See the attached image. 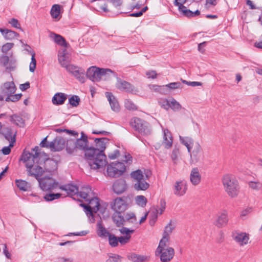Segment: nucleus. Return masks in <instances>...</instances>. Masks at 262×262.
<instances>
[{"mask_svg":"<svg viewBox=\"0 0 262 262\" xmlns=\"http://www.w3.org/2000/svg\"><path fill=\"white\" fill-rule=\"evenodd\" d=\"M174 227L171 226V221H170L169 224L165 227L162 238L160 240V241L162 242H170V234L172 233Z\"/></svg>","mask_w":262,"mask_h":262,"instance_id":"a878e982","label":"nucleus"},{"mask_svg":"<svg viewBox=\"0 0 262 262\" xmlns=\"http://www.w3.org/2000/svg\"><path fill=\"white\" fill-rule=\"evenodd\" d=\"M124 217L126 221H129L131 220V222L133 223L136 221V217L135 214L134 213H126V214L124 212L123 213Z\"/></svg>","mask_w":262,"mask_h":262,"instance_id":"603ef678","label":"nucleus"},{"mask_svg":"<svg viewBox=\"0 0 262 262\" xmlns=\"http://www.w3.org/2000/svg\"><path fill=\"white\" fill-rule=\"evenodd\" d=\"M107 176L112 178H116L122 176L126 171V166L122 162L116 161L111 162L110 164L106 163ZM101 168H102L101 167Z\"/></svg>","mask_w":262,"mask_h":262,"instance_id":"0eeeda50","label":"nucleus"},{"mask_svg":"<svg viewBox=\"0 0 262 262\" xmlns=\"http://www.w3.org/2000/svg\"><path fill=\"white\" fill-rule=\"evenodd\" d=\"M173 4L175 6L178 7L179 11L181 12L182 14L184 13V10H187L186 7L183 5L184 4H181L180 3H178V0H175Z\"/></svg>","mask_w":262,"mask_h":262,"instance_id":"13d9d810","label":"nucleus"},{"mask_svg":"<svg viewBox=\"0 0 262 262\" xmlns=\"http://www.w3.org/2000/svg\"><path fill=\"white\" fill-rule=\"evenodd\" d=\"M16 90V87L13 81L6 82L2 86V94L3 95L8 96L13 94Z\"/></svg>","mask_w":262,"mask_h":262,"instance_id":"2eb2a0df","label":"nucleus"},{"mask_svg":"<svg viewBox=\"0 0 262 262\" xmlns=\"http://www.w3.org/2000/svg\"><path fill=\"white\" fill-rule=\"evenodd\" d=\"M222 183L225 191L231 198L237 196L239 192V186L235 178L229 174L224 175L222 178Z\"/></svg>","mask_w":262,"mask_h":262,"instance_id":"20e7f679","label":"nucleus"},{"mask_svg":"<svg viewBox=\"0 0 262 262\" xmlns=\"http://www.w3.org/2000/svg\"><path fill=\"white\" fill-rule=\"evenodd\" d=\"M92 134L95 135H102L104 136H108L111 134V133L108 132H106L105 130H98L96 129L93 130Z\"/></svg>","mask_w":262,"mask_h":262,"instance_id":"680f3d73","label":"nucleus"},{"mask_svg":"<svg viewBox=\"0 0 262 262\" xmlns=\"http://www.w3.org/2000/svg\"><path fill=\"white\" fill-rule=\"evenodd\" d=\"M65 50L61 54L58 55V61L61 66L64 68L69 64V59L68 55L65 53Z\"/></svg>","mask_w":262,"mask_h":262,"instance_id":"2f4dec72","label":"nucleus"},{"mask_svg":"<svg viewBox=\"0 0 262 262\" xmlns=\"http://www.w3.org/2000/svg\"><path fill=\"white\" fill-rule=\"evenodd\" d=\"M22 96V94L21 93L17 94H11L8 95L6 98H5V101L7 102H15L18 101Z\"/></svg>","mask_w":262,"mask_h":262,"instance_id":"c03bdc74","label":"nucleus"},{"mask_svg":"<svg viewBox=\"0 0 262 262\" xmlns=\"http://www.w3.org/2000/svg\"><path fill=\"white\" fill-rule=\"evenodd\" d=\"M87 202H89L88 205L82 204L81 205L84 208L87 215H92L93 213H96L99 209L100 205L99 199L97 197H91Z\"/></svg>","mask_w":262,"mask_h":262,"instance_id":"9d476101","label":"nucleus"},{"mask_svg":"<svg viewBox=\"0 0 262 262\" xmlns=\"http://www.w3.org/2000/svg\"><path fill=\"white\" fill-rule=\"evenodd\" d=\"M130 177L134 179V181L137 182L144 178V175L140 169H138L132 171L130 173Z\"/></svg>","mask_w":262,"mask_h":262,"instance_id":"4c0bfd02","label":"nucleus"},{"mask_svg":"<svg viewBox=\"0 0 262 262\" xmlns=\"http://www.w3.org/2000/svg\"><path fill=\"white\" fill-rule=\"evenodd\" d=\"M130 199L128 196L117 197L111 203L112 209L115 212L124 213L127 209Z\"/></svg>","mask_w":262,"mask_h":262,"instance_id":"1a4fd4ad","label":"nucleus"},{"mask_svg":"<svg viewBox=\"0 0 262 262\" xmlns=\"http://www.w3.org/2000/svg\"><path fill=\"white\" fill-rule=\"evenodd\" d=\"M117 239L118 243H120L121 245H124L127 244L130 238L128 236H121L117 237Z\"/></svg>","mask_w":262,"mask_h":262,"instance_id":"bf43d9fd","label":"nucleus"},{"mask_svg":"<svg viewBox=\"0 0 262 262\" xmlns=\"http://www.w3.org/2000/svg\"><path fill=\"white\" fill-rule=\"evenodd\" d=\"M77 195L84 199L85 201L90 200V198L91 197V195L89 193V192L85 191H78V193L77 194Z\"/></svg>","mask_w":262,"mask_h":262,"instance_id":"6e6d98bb","label":"nucleus"},{"mask_svg":"<svg viewBox=\"0 0 262 262\" xmlns=\"http://www.w3.org/2000/svg\"><path fill=\"white\" fill-rule=\"evenodd\" d=\"M53 34L54 35V41L58 45L64 47H68L69 44L67 42L64 38L59 34L53 33Z\"/></svg>","mask_w":262,"mask_h":262,"instance_id":"72a5a7b5","label":"nucleus"},{"mask_svg":"<svg viewBox=\"0 0 262 262\" xmlns=\"http://www.w3.org/2000/svg\"><path fill=\"white\" fill-rule=\"evenodd\" d=\"M59 188L66 191L69 196H72L78 193V187L71 184L60 186Z\"/></svg>","mask_w":262,"mask_h":262,"instance_id":"aec40b11","label":"nucleus"},{"mask_svg":"<svg viewBox=\"0 0 262 262\" xmlns=\"http://www.w3.org/2000/svg\"><path fill=\"white\" fill-rule=\"evenodd\" d=\"M169 242L160 241L155 251V255L161 262H170L174 257V249L169 246Z\"/></svg>","mask_w":262,"mask_h":262,"instance_id":"39448f33","label":"nucleus"},{"mask_svg":"<svg viewBox=\"0 0 262 262\" xmlns=\"http://www.w3.org/2000/svg\"><path fill=\"white\" fill-rule=\"evenodd\" d=\"M109 140L106 137L95 139L88 137L82 132L81 137L76 139L75 143L77 149L84 151L85 159L91 168L98 169L103 167L107 163L104 150Z\"/></svg>","mask_w":262,"mask_h":262,"instance_id":"f257e3e1","label":"nucleus"},{"mask_svg":"<svg viewBox=\"0 0 262 262\" xmlns=\"http://www.w3.org/2000/svg\"><path fill=\"white\" fill-rule=\"evenodd\" d=\"M111 73L117 76L116 73L110 69H103L92 66L88 69L86 76L92 81L95 82L100 81L103 76L109 75Z\"/></svg>","mask_w":262,"mask_h":262,"instance_id":"423d86ee","label":"nucleus"},{"mask_svg":"<svg viewBox=\"0 0 262 262\" xmlns=\"http://www.w3.org/2000/svg\"><path fill=\"white\" fill-rule=\"evenodd\" d=\"M189 154H190L191 159L196 162L202 159L203 152L202 147L199 143L195 144L193 151Z\"/></svg>","mask_w":262,"mask_h":262,"instance_id":"dca6fc26","label":"nucleus"},{"mask_svg":"<svg viewBox=\"0 0 262 262\" xmlns=\"http://www.w3.org/2000/svg\"><path fill=\"white\" fill-rule=\"evenodd\" d=\"M190 180L193 185H198L201 180V176L197 167L193 168L191 171Z\"/></svg>","mask_w":262,"mask_h":262,"instance_id":"412c9836","label":"nucleus"},{"mask_svg":"<svg viewBox=\"0 0 262 262\" xmlns=\"http://www.w3.org/2000/svg\"><path fill=\"white\" fill-rule=\"evenodd\" d=\"M60 6L54 5L51 10L50 14L53 18H57L60 14Z\"/></svg>","mask_w":262,"mask_h":262,"instance_id":"ea45409f","label":"nucleus"},{"mask_svg":"<svg viewBox=\"0 0 262 262\" xmlns=\"http://www.w3.org/2000/svg\"><path fill=\"white\" fill-rule=\"evenodd\" d=\"M77 148L75 141L74 139H69L67 141L66 151L69 154H74L77 152Z\"/></svg>","mask_w":262,"mask_h":262,"instance_id":"cd10ccee","label":"nucleus"},{"mask_svg":"<svg viewBox=\"0 0 262 262\" xmlns=\"http://www.w3.org/2000/svg\"><path fill=\"white\" fill-rule=\"evenodd\" d=\"M170 108L176 112L180 110L182 108V106L175 99L171 97L170 98L169 101V108Z\"/></svg>","mask_w":262,"mask_h":262,"instance_id":"c9c22d12","label":"nucleus"},{"mask_svg":"<svg viewBox=\"0 0 262 262\" xmlns=\"http://www.w3.org/2000/svg\"><path fill=\"white\" fill-rule=\"evenodd\" d=\"M252 207H248L246 208L245 209L243 210L241 213V216H245L250 213H251L252 211Z\"/></svg>","mask_w":262,"mask_h":262,"instance_id":"774afa93","label":"nucleus"},{"mask_svg":"<svg viewBox=\"0 0 262 262\" xmlns=\"http://www.w3.org/2000/svg\"><path fill=\"white\" fill-rule=\"evenodd\" d=\"M123 213L115 212L112 215V220L117 227H121L124 225L125 219Z\"/></svg>","mask_w":262,"mask_h":262,"instance_id":"6ab92c4d","label":"nucleus"},{"mask_svg":"<svg viewBox=\"0 0 262 262\" xmlns=\"http://www.w3.org/2000/svg\"><path fill=\"white\" fill-rule=\"evenodd\" d=\"M9 23L12 26V27L23 31V29L20 27V25L17 19L13 18L9 21Z\"/></svg>","mask_w":262,"mask_h":262,"instance_id":"8fccbe9b","label":"nucleus"},{"mask_svg":"<svg viewBox=\"0 0 262 262\" xmlns=\"http://www.w3.org/2000/svg\"><path fill=\"white\" fill-rule=\"evenodd\" d=\"M19 161L25 164L26 169L37 171V169L40 167L41 173L47 172L50 176H52L54 170L57 168L56 161L50 158L49 155L44 152H40L38 146L33 148L31 152L24 150Z\"/></svg>","mask_w":262,"mask_h":262,"instance_id":"f03ea898","label":"nucleus"},{"mask_svg":"<svg viewBox=\"0 0 262 262\" xmlns=\"http://www.w3.org/2000/svg\"><path fill=\"white\" fill-rule=\"evenodd\" d=\"M169 101L170 99L168 100L167 99L162 98L158 101V103L162 108L166 110H168L169 109Z\"/></svg>","mask_w":262,"mask_h":262,"instance_id":"49530a36","label":"nucleus"},{"mask_svg":"<svg viewBox=\"0 0 262 262\" xmlns=\"http://www.w3.org/2000/svg\"><path fill=\"white\" fill-rule=\"evenodd\" d=\"M56 142V149H55V151H61L65 147L66 141L62 138H56L55 139Z\"/></svg>","mask_w":262,"mask_h":262,"instance_id":"e433bc0d","label":"nucleus"},{"mask_svg":"<svg viewBox=\"0 0 262 262\" xmlns=\"http://www.w3.org/2000/svg\"><path fill=\"white\" fill-rule=\"evenodd\" d=\"M180 140L181 143L187 147L188 152L190 153L193 144V139L188 137H182L180 136Z\"/></svg>","mask_w":262,"mask_h":262,"instance_id":"c756f323","label":"nucleus"},{"mask_svg":"<svg viewBox=\"0 0 262 262\" xmlns=\"http://www.w3.org/2000/svg\"><path fill=\"white\" fill-rule=\"evenodd\" d=\"M67 98V94L63 93H57L53 97L52 101L54 104L59 105L63 104Z\"/></svg>","mask_w":262,"mask_h":262,"instance_id":"b1692460","label":"nucleus"},{"mask_svg":"<svg viewBox=\"0 0 262 262\" xmlns=\"http://www.w3.org/2000/svg\"><path fill=\"white\" fill-rule=\"evenodd\" d=\"M125 106L128 110H136L137 107L136 105L130 100L127 99L125 101Z\"/></svg>","mask_w":262,"mask_h":262,"instance_id":"3c124183","label":"nucleus"},{"mask_svg":"<svg viewBox=\"0 0 262 262\" xmlns=\"http://www.w3.org/2000/svg\"><path fill=\"white\" fill-rule=\"evenodd\" d=\"M0 32L6 40H12L19 35L16 32L8 29L0 28Z\"/></svg>","mask_w":262,"mask_h":262,"instance_id":"393cba45","label":"nucleus"},{"mask_svg":"<svg viewBox=\"0 0 262 262\" xmlns=\"http://www.w3.org/2000/svg\"><path fill=\"white\" fill-rule=\"evenodd\" d=\"M160 206H161V207L159 209V210H160L159 214H162L163 213V211H164V210L165 209V207H166V202L164 200L161 199L160 200Z\"/></svg>","mask_w":262,"mask_h":262,"instance_id":"69168bd1","label":"nucleus"},{"mask_svg":"<svg viewBox=\"0 0 262 262\" xmlns=\"http://www.w3.org/2000/svg\"><path fill=\"white\" fill-rule=\"evenodd\" d=\"M229 221L228 212L223 210L217 216L214 225L219 228L226 226Z\"/></svg>","mask_w":262,"mask_h":262,"instance_id":"4468645a","label":"nucleus"},{"mask_svg":"<svg viewBox=\"0 0 262 262\" xmlns=\"http://www.w3.org/2000/svg\"><path fill=\"white\" fill-rule=\"evenodd\" d=\"M136 202L137 204H138L139 206L144 207L146 205L147 199L143 195H138L136 197Z\"/></svg>","mask_w":262,"mask_h":262,"instance_id":"a18cd8bd","label":"nucleus"},{"mask_svg":"<svg viewBox=\"0 0 262 262\" xmlns=\"http://www.w3.org/2000/svg\"><path fill=\"white\" fill-rule=\"evenodd\" d=\"M119 231L122 234L125 235L124 236H128L130 238H131V235H128L127 228L122 226V228L119 230Z\"/></svg>","mask_w":262,"mask_h":262,"instance_id":"338daca9","label":"nucleus"},{"mask_svg":"<svg viewBox=\"0 0 262 262\" xmlns=\"http://www.w3.org/2000/svg\"><path fill=\"white\" fill-rule=\"evenodd\" d=\"M96 232L98 236L102 238H106L111 233L104 227L101 220H99L96 225Z\"/></svg>","mask_w":262,"mask_h":262,"instance_id":"5701e85b","label":"nucleus"},{"mask_svg":"<svg viewBox=\"0 0 262 262\" xmlns=\"http://www.w3.org/2000/svg\"><path fill=\"white\" fill-rule=\"evenodd\" d=\"M109 245L112 247H116L118 246L117 236L115 235L110 233L107 236Z\"/></svg>","mask_w":262,"mask_h":262,"instance_id":"58836bf2","label":"nucleus"},{"mask_svg":"<svg viewBox=\"0 0 262 262\" xmlns=\"http://www.w3.org/2000/svg\"><path fill=\"white\" fill-rule=\"evenodd\" d=\"M163 142V144L164 147L167 148H170L172 145L173 138L170 132L167 129L164 130Z\"/></svg>","mask_w":262,"mask_h":262,"instance_id":"4be33fe9","label":"nucleus"},{"mask_svg":"<svg viewBox=\"0 0 262 262\" xmlns=\"http://www.w3.org/2000/svg\"><path fill=\"white\" fill-rule=\"evenodd\" d=\"M79 67L73 66L72 64H68L64 68L70 73L72 74V75L76 72V71Z\"/></svg>","mask_w":262,"mask_h":262,"instance_id":"052dcab7","label":"nucleus"},{"mask_svg":"<svg viewBox=\"0 0 262 262\" xmlns=\"http://www.w3.org/2000/svg\"><path fill=\"white\" fill-rule=\"evenodd\" d=\"M116 87L121 91L128 93L133 94L138 92L131 83L119 77H117Z\"/></svg>","mask_w":262,"mask_h":262,"instance_id":"9b49d317","label":"nucleus"},{"mask_svg":"<svg viewBox=\"0 0 262 262\" xmlns=\"http://www.w3.org/2000/svg\"><path fill=\"white\" fill-rule=\"evenodd\" d=\"M146 76L148 78H150L151 79H155L157 78V73L155 71H149L146 72Z\"/></svg>","mask_w":262,"mask_h":262,"instance_id":"0e129e2a","label":"nucleus"},{"mask_svg":"<svg viewBox=\"0 0 262 262\" xmlns=\"http://www.w3.org/2000/svg\"><path fill=\"white\" fill-rule=\"evenodd\" d=\"M179 154V149L177 148H174L172 151L171 155V158L173 161V163L176 164L178 159V156Z\"/></svg>","mask_w":262,"mask_h":262,"instance_id":"5fc2aeb1","label":"nucleus"},{"mask_svg":"<svg viewBox=\"0 0 262 262\" xmlns=\"http://www.w3.org/2000/svg\"><path fill=\"white\" fill-rule=\"evenodd\" d=\"M129 260L133 262H145L149 260V257L143 255H139L136 253H132L127 256Z\"/></svg>","mask_w":262,"mask_h":262,"instance_id":"bb28decb","label":"nucleus"},{"mask_svg":"<svg viewBox=\"0 0 262 262\" xmlns=\"http://www.w3.org/2000/svg\"><path fill=\"white\" fill-rule=\"evenodd\" d=\"M10 121L14 124L19 126H22L25 124V121L23 118L16 114L11 116Z\"/></svg>","mask_w":262,"mask_h":262,"instance_id":"f704fd0d","label":"nucleus"},{"mask_svg":"<svg viewBox=\"0 0 262 262\" xmlns=\"http://www.w3.org/2000/svg\"><path fill=\"white\" fill-rule=\"evenodd\" d=\"M187 190V184L184 180L176 181L173 187V193L178 196H183Z\"/></svg>","mask_w":262,"mask_h":262,"instance_id":"ddd939ff","label":"nucleus"},{"mask_svg":"<svg viewBox=\"0 0 262 262\" xmlns=\"http://www.w3.org/2000/svg\"><path fill=\"white\" fill-rule=\"evenodd\" d=\"M166 86L171 90L182 89L183 88L181 83L179 82H171L166 85Z\"/></svg>","mask_w":262,"mask_h":262,"instance_id":"09e8293b","label":"nucleus"},{"mask_svg":"<svg viewBox=\"0 0 262 262\" xmlns=\"http://www.w3.org/2000/svg\"><path fill=\"white\" fill-rule=\"evenodd\" d=\"M249 186L254 190H259L262 187V184L259 182L250 181L248 183Z\"/></svg>","mask_w":262,"mask_h":262,"instance_id":"de8ad7c7","label":"nucleus"},{"mask_svg":"<svg viewBox=\"0 0 262 262\" xmlns=\"http://www.w3.org/2000/svg\"><path fill=\"white\" fill-rule=\"evenodd\" d=\"M37 171L35 170L31 171L30 169H26L28 176L35 178L38 182L40 188L43 191H51L59 186L58 182H56L52 178V176L49 174L47 176H43V173H41V168L37 169Z\"/></svg>","mask_w":262,"mask_h":262,"instance_id":"7ed1b4c3","label":"nucleus"},{"mask_svg":"<svg viewBox=\"0 0 262 262\" xmlns=\"http://www.w3.org/2000/svg\"><path fill=\"white\" fill-rule=\"evenodd\" d=\"M129 124L135 131L141 135H148L150 134L149 124L141 118L136 117L131 118Z\"/></svg>","mask_w":262,"mask_h":262,"instance_id":"6e6552de","label":"nucleus"},{"mask_svg":"<svg viewBox=\"0 0 262 262\" xmlns=\"http://www.w3.org/2000/svg\"><path fill=\"white\" fill-rule=\"evenodd\" d=\"M13 46V43L7 42L2 46V51L4 53H6L8 51L12 49Z\"/></svg>","mask_w":262,"mask_h":262,"instance_id":"4d7b16f0","label":"nucleus"},{"mask_svg":"<svg viewBox=\"0 0 262 262\" xmlns=\"http://www.w3.org/2000/svg\"><path fill=\"white\" fill-rule=\"evenodd\" d=\"M73 75L81 83H84L85 81V70L81 68H78Z\"/></svg>","mask_w":262,"mask_h":262,"instance_id":"7c9ffc66","label":"nucleus"},{"mask_svg":"<svg viewBox=\"0 0 262 262\" xmlns=\"http://www.w3.org/2000/svg\"><path fill=\"white\" fill-rule=\"evenodd\" d=\"M234 240L241 246L246 245L249 239V235L246 233H235L232 235Z\"/></svg>","mask_w":262,"mask_h":262,"instance_id":"f3484780","label":"nucleus"},{"mask_svg":"<svg viewBox=\"0 0 262 262\" xmlns=\"http://www.w3.org/2000/svg\"><path fill=\"white\" fill-rule=\"evenodd\" d=\"M80 99L77 95H73L69 99V103L72 107H77L80 103Z\"/></svg>","mask_w":262,"mask_h":262,"instance_id":"a19ab883","label":"nucleus"},{"mask_svg":"<svg viewBox=\"0 0 262 262\" xmlns=\"http://www.w3.org/2000/svg\"><path fill=\"white\" fill-rule=\"evenodd\" d=\"M121 256L117 254L110 256L105 262H121Z\"/></svg>","mask_w":262,"mask_h":262,"instance_id":"864d4df0","label":"nucleus"},{"mask_svg":"<svg viewBox=\"0 0 262 262\" xmlns=\"http://www.w3.org/2000/svg\"><path fill=\"white\" fill-rule=\"evenodd\" d=\"M149 187V183H148L144 178L140 180V181L136 182L134 185L135 189L137 190L145 191L147 190Z\"/></svg>","mask_w":262,"mask_h":262,"instance_id":"c85d7f7f","label":"nucleus"},{"mask_svg":"<svg viewBox=\"0 0 262 262\" xmlns=\"http://www.w3.org/2000/svg\"><path fill=\"white\" fill-rule=\"evenodd\" d=\"M11 142L12 143H10L8 146H5L2 148V151L4 155H8L10 153L11 147L13 146V143L15 142V135L11 138Z\"/></svg>","mask_w":262,"mask_h":262,"instance_id":"37998d69","label":"nucleus"},{"mask_svg":"<svg viewBox=\"0 0 262 262\" xmlns=\"http://www.w3.org/2000/svg\"><path fill=\"white\" fill-rule=\"evenodd\" d=\"M105 95L109 101L112 110L114 112H118L120 111V105L116 98L110 92H106Z\"/></svg>","mask_w":262,"mask_h":262,"instance_id":"a211bd4d","label":"nucleus"},{"mask_svg":"<svg viewBox=\"0 0 262 262\" xmlns=\"http://www.w3.org/2000/svg\"><path fill=\"white\" fill-rule=\"evenodd\" d=\"M119 155H120L119 150L118 149H116L114 151V152L110 154L108 156L110 159L113 160V159H115L117 158V157H118Z\"/></svg>","mask_w":262,"mask_h":262,"instance_id":"e2e57ef3","label":"nucleus"},{"mask_svg":"<svg viewBox=\"0 0 262 262\" xmlns=\"http://www.w3.org/2000/svg\"><path fill=\"white\" fill-rule=\"evenodd\" d=\"M127 185L123 179H119L115 181L113 184L114 192L119 195L123 193L127 189Z\"/></svg>","mask_w":262,"mask_h":262,"instance_id":"f8f14e48","label":"nucleus"},{"mask_svg":"<svg viewBox=\"0 0 262 262\" xmlns=\"http://www.w3.org/2000/svg\"><path fill=\"white\" fill-rule=\"evenodd\" d=\"M15 184L19 190L24 191H27L30 187V184L26 181L21 179L16 180Z\"/></svg>","mask_w":262,"mask_h":262,"instance_id":"473e14b6","label":"nucleus"},{"mask_svg":"<svg viewBox=\"0 0 262 262\" xmlns=\"http://www.w3.org/2000/svg\"><path fill=\"white\" fill-rule=\"evenodd\" d=\"M61 196V194L59 193H47L43 198L47 202L52 201L54 200L59 198Z\"/></svg>","mask_w":262,"mask_h":262,"instance_id":"79ce46f5","label":"nucleus"}]
</instances>
